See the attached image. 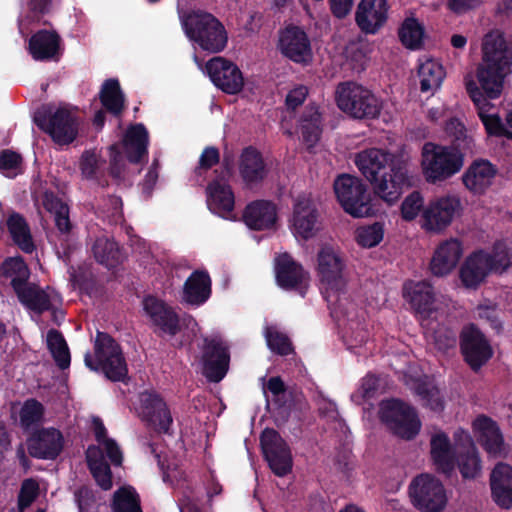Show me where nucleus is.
<instances>
[{"label": "nucleus", "instance_id": "f257e3e1", "mask_svg": "<svg viewBox=\"0 0 512 512\" xmlns=\"http://www.w3.org/2000/svg\"><path fill=\"white\" fill-rule=\"evenodd\" d=\"M512 72V50L502 35L485 36L482 43V61L476 70L479 86L474 81L466 82V91L475 104L480 120L489 136L512 139L497 114H487L490 100L497 99L503 90L505 78Z\"/></svg>", "mask_w": 512, "mask_h": 512}, {"label": "nucleus", "instance_id": "f03ea898", "mask_svg": "<svg viewBox=\"0 0 512 512\" xmlns=\"http://www.w3.org/2000/svg\"><path fill=\"white\" fill-rule=\"evenodd\" d=\"M355 165L370 183L374 195L389 206L397 203L415 184L408 163L383 149L370 148L359 152Z\"/></svg>", "mask_w": 512, "mask_h": 512}, {"label": "nucleus", "instance_id": "7ed1b4c3", "mask_svg": "<svg viewBox=\"0 0 512 512\" xmlns=\"http://www.w3.org/2000/svg\"><path fill=\"white\" fill-rule=\"evenodd\" d=\"M181 25L186 37L201 50L217 54L228 43V32L224 24L212 13L194 9L181 16Z\"/></svg>", "mask_w": 512, "mask_h": 512}, {"label": "nucleus", "instance_id": "20e7f679", "mask_svg": "<svg viewBox=\"0 0 512 512\" xmlns=\"http://www.w3.org/2000/svg\"><path fill=\"white\" fill-rule=\"evenodd\" d=\"M85 365L92 371L102 372L113 382H125L128 368L120 345L105 332H98L95 340L94 357L88 352Z\"/></svg>", "mask_w": 512, "mask_h": 512}, {"label": "nucleus", "instance_id": "39448f33", "mask_svg": "<svg viewBox=\"0 0 512 512\" xmlns=\"http://www.w3.org/2000/svg\"><path fill=\"white\" fill-rule=\"evenodd\" d=\"M421 166L427 182H443L461 171L466 154L433 142H426L422 147Z\"/></svg>", "mask_w": 512, "mask_h": 512}, {"label": "nucleus", "instance_id": "423d86ee", "mask_svg": "<svg viewBox=\"0 0 512 512\" xmlns=\"http://www.w3.org/2000/svg\"><path fill=\"white\" fill-rule=\"evenodd\" d=\"M336 103L343 113L356 120L376 119L383 107L370 89L352 81L337 86Z\"/></svg>", "mask_w": 512, "mask_h": 512}, {"label": "nucleus", "instance_id": "0eeeda50", "mask_svg": "<svg viewBox=\"0 0 512 512\" xmlns=\"http://www.w3.org/2000/svg\"><path fill=\"white\" fill-rule=\"evenodd\" d=\"M333 189L340 206L350 216L362 218L374 214L367 187L360 178L341 174L334 180Z\"/></svg>", "mask_w": 512, "mask_h": 512}, {"label": "nucleus", "instance_id": "6e6552de", "mask_svg": "<svg viewBox=\"0 0 512 512\" xmlns=\"http://www.w3.org/2000/svg\"><path fill=\"white\" fill-rule=\"evenodd\" d=\"M379 418L394 435L405 440L414 439L421 429L416 410L400 399L382 401Z\"/></svg>", "mask_w": 512, "mask_h": 512}, {"label": "nucleus", "instance_id": "1a4fd4ad", "mask_svg": "<svg viewBox=\"0 0 512 512\" xmlns=\"http://www.w3.org/2000/svg\"><path fill=\"white\" fill-rule=\"evenodd\" d=\"M36 125L50 135L59 145L72 143L78 135V122L76 117L66 108H42L35 113Z\"/></svg>", "mask_w": 512, "mask_h": 512}, {"label": "nucleus", "instance_id": "9d476101", "mask_svg": "<svg viewBox=\"0 0 512 512\" xmlns=\"http://www.w3.org/2000/svg\"><path fill=\"white\" fill-rule=\"evenodd\" d=\"M408 493L413 506L421 512H441L448 501L444 485L430 474L414 477Z\"/></svg>", "mask_w": 512, "mask_h": 512}, {"label": "nucleus", "instance_id": "9b49d317", "mask_svg": "<svg viewBox=\"0 0 512 512\" xmlns=\"http://www.w3.org/2000/svg\"><path fill=\"white\" fill-rule=\"evenodd\" d=\"M139 416L146 427L159 435L172 436L173 416L165 399L154 390L139 395Z\"/></svg>", "mask_w": 512, "mask_h": 512}, {"label": "nucleus", "instance_id": "f8f14e48", "mask_svg": "<svg viewBox=\"0 0 512 512\" xmlns=\"http://www.w3.org/2000/svg\"><path fill=\"white\" fill-rule=\"evenodd\" d=\"M459 348L463 360L474 372L479 371L493 356V349L486 336L473 323L462 328Z\"/></svg>", "mask_w": 512, "mask_h": 512}, {"label": "nucleus", "instance_id": "ddd939ff", "mask_svg": "<svg viewBox=\"0 0 512 512\" xmlns=\"http://www.w3.org/2000/svg\"><path fill=\"white\" fill-rule=\"evenodd\" d=\"M260 446L272 472L284 477L292 471L293 458L288 443L274 428H265L260 435Z\"/></svg>", "mask_w": 512, "mask_h": 512}, {"label": "nucleus", "instance_id": "4468645a", "mask_svg": "<svg viewBox=\"0 0 512 512\" xmlns=\"http://www.w3.org/2000/svg\"><path fill=\"white\" fill-rule=\"evenodd\" d=\"M461 209L457 196L447 195L431 200L422 213V227L427 231L440 232L447 228Z\"/></svg>", "mask_w": 512, "mask_h": 512}, {"label": "nucleus", "instance_id": "2eb2a0df", "mask_svg": "<svg viewBox=\"0 0 512 512\" xmlns=\"http://www.w3.org/2000/svg\"><path fill=\"white\" fill-rule=\"evenodd\" d=\"M230 363L229 347L220 338H205L202 349V372L210 382H220Z\"/></svg>", "mask_w": 512, "mask_h": 512}, {"label": "nucleus", "instance_id": "dca6fc26", "mask_svg": "<svg viewBox=\"0 0 512 512\" xmlns=\"http://www.w3.org/2000/svg\"><path fill=\"white\" fill-rule=\"evenodd\" d=\"M64 436L60 430L49 427L34 430L26 440L31 457L42 460H55L64 448Z\"/></svg>", "mask_w": 512, "mask_h": 512}, {"label": "nucleus", "instance_id": "f3484780", "mask_svg": "<svg viewBox=\"0 0 512 512\" xmlns=\"http://www.w3.org/2000/svg\"><path fill=\"white\" fill-rule=\"evenodd\" d=\"M205 68L213 84L224 93L234 95L242 90L244 78L233 62L223 57H214L206 63Z\"/></svg>", "mask_w": 512, "mask_h": 512}, {"label": "nucleus", "instance_id": "a211bd4d", "mask_svg": "<svg viewBox=\"0 0 512 512\" xmlns=\"http://www.w3.org/2000/svg\"><path fill=\"white\" fill-rule=\"evenodd\" d=\"M281 53L297 64L306 65L312 61L313 52L310 39L303 28L288 25L279 36Z\"/></svg>", "mask_w": 512, "mask_h": 512}, {"label": "nucleus", "instance_id": "6ab92c4d", "mask_svg": "<svg viewBox=\"0 0 512 512\" xmlns=\"http://www.w3.org/2000/svg\"><path fill=\"white\" fill-rule=\"evenodd\" d=\"M142 303L152 325L161 333L173 337L181 331L180 317L173 307L152 295L146 296Z\"/></svg>", "mask_w": 512, "mask_h": 512}, {"label": "nucleus", "instance_id": "aec40b11", "mask_svg": "<svg viewBox=\"0 0 512 512\" xmlns=\"http://www.w3.org/2000/svg\"><path fill=\"white\" fill-rule=\"evenodd\" d=\"M345 260L340 252L325 245L317 254V272L320 281L331 290L339 291L343 286Z\"/></svg>", "mask_w": 512, "mask_h": 512}, {"label": "nucleus", "instance_id": "412c9836", "mask_svg": "<svg viewBox=\"0 0 512 512\" xmlns=\"http://www.w3.org/2000/svg\"><path fill=\"white\" fill-rule=\"evenodd\" d=\"M276 282L284 290L297 291L305 297L308 274L301 264L296 262L288 253L280 255L275 264Z\"/></svg>", "mask_w": 512, "mask_h": 512}, {"label": "nucleus", "instance_id": "4be33fe9", "mask_svg": "<svg viewBox=\"0 0 512 512\" xmlns=\"http://www.w3.org/2000/svg\"><path fill=\"white\" fill-rule=\"evenodd\" d=\"M387 0H361L355 13V22L364 34H376L386 23Z\"/></svg>", "mask_w": 512, "mask_h": 512}, {"label": "nucleus", "instance_id": "5701e85b", "mask_svg": "<svg viewBox=\"0 0 512 512\" xmlns=\"http://www.w3.org/2000/svg\"><path fill=\"white\" fill-rule=\"evenodd\" d=\"M318 218L314 201L305 195L298 196L293 205L292 226L295 234L304 240L312 238L317 231Z\"/></svg>", "mask_w": 512, "mask_h": 512}, {"label": "nucleus", "instance_id": "b1692460", "mask_svg": "<svg viewBox=\"0 0 512 512\" xmlns=\"http://www.w3.org/2000/svg\"><path fill=\"white\" fill-rule=\"evenodd\" d=\"M62 39L55 30L41 29L31 35L28 52L36 61H58L61 56Z\"/></svg>", "mask_w": 512, "mask_h": 512}, {"label": "nucleus", "instance_id": "393cba45", "mask_svg": "<svg viewBox=\"0 0 512 512\" xmlns=\"http://www.w3.org/2000/svg\"><path fill=\"white\" fill-rule=\"evenodd\" d=\"M403 297L409 302L416 316L420 319L430 318L435 310L433 287L425 281L405 283Z\"/></svg>", "mask_w": 512, "mask_h": 512}, {"label": "nucleus", "instance_id": "a878e982", "mask_svg": "<svg viewBox=\"0 0 512 512\" xmlns=\"http://www.w3.org/2000/svg\"><path fill=\"white\" fill-rule=\"evenodd\" d=\"M498 169L487 159H475L462 175L464 186L473 194L481 195L492 185Z\"/></svg>", "mask_w": 512, "mask_h": 512}, {"label": "nucleus", "instance_id": "bb28decb", "mask_svg": "<svg viewBox=\"0 0 512 512\" xmlns=\"http://www.w3.org/2000/svg\"><path fill=\"white\" fill-rule=\"evenodd\" d=\"M492 500L502 509L512 508V466L498 462L489 478Z\"/></svg>", "mask_w": 512, "mask_h": 512}, {"label": "nucleus", "instance_id": "cd10ccee", "mask_svg": "<svg viewBox=\"0 0 512 512\" xmlns=\"http://www.w3.org/2000/svg\"><path fill=\"white\" fill-rule=\"evenodd\" d=\"M242 220L251 230L271 229L277 221V208L268 200L252 201L245 207Z\"/></svg>", "mask_w": 512, "mask_h": 512}, {"label": "nucleus", "instance_id": "c85d7f7f", "mask_svg": "<svg viewBox=\"0 0 512 512\" xmlns=\"http://www.w3.org/2000/svg\"><path fill=\"white\" fill-rule=\"evenodd\" d=\"M462 253V244L458 239L451 238L440 243L430 262L431 273L438 277L449 274L458 264Z\"/></svg>", "mask_w": 512, "mask_h": 512}, {"label": "nucleus", "instance_id": "c756f323", "mask_svg": "<svg viewBox=\"0 0 512 512\" xmlns=\"http://www.w3.org/2000/svg\"><path fill=\"white\" fill-rule=\"evenodd\" d=\"M209 210L223 218L230 219L235 206V196L227 183L211 181L206 188Z\"/></svg>", "mask_w": 512, "mask_h": 512}, {"label": "nucleus", "instance_id": "7c9ffc66", "mask_svg": "<svg viewBox=\"0 0 512 512\" xmlns=\"http://www.w3.org/2000/svg\"><path fill=\"white\" fill-rule=\"evenodd\" d=\"M212 281L206 270H195L183 285L182 300L192 306H201L212 293Z\"/></svg>", "mask_w": 512, "mask_h": 512}, {"label": "nucleus", "instance_id": "2f4dec72", "mask_svg": "<svg viewBox=\"0 0 512 512\" xmlns=\"http://www.w3.org/2000/svg\"><path fill=\"white\" fill-rule=\"evenodd\" d=\"M123 149L130 163H140L148 154L149 134L142 123L130 125L123 137Z\"/></svg>", "mask_w": 512, "mask_h": 512}, {"label": "nucleus", "instance_id": "473e14b6", "mask_svg": "<svg viewBox=\"0 0 512 512\" xmlns=\"http://www.w3.org/2000/svg\"><path fill=\"white\" fill-rule=\"evenodd\" d=\"M430 454L437 471L450 476L455 469L456 453L450 439L444 432H438L431 437Z\"/></svg>", "mask_w": 512, "mask_h": 512}, {"label": "nucleus", "instance_id": "72a5a7b5", "mask_svg": "<svg viewBox=\"0 0 512 512\" xmlns=\"http://www.w3.org/2000/svg\"><path fill=\"white\" fill-rule=\"evenodd\" d=\"M474 427L480 432L479 441L484 450L489 455H501L504 439L497 423L485 415H479L474 421Z\"/></svg>", "mask_w": 512, "mask_h": 512}, {"label": "nucleus", "instance_id": "f704fd0d", "mask_svg": "<svg viewBox=\"0 0 512 512\" xmlns=\"http://www.w3.org/2000/svg\"><path fill=\"white\" fill-rule=\"evenodd\" d=\"M240 174L247 184L263 181L267 176V169L262 154L253 146L243 149L240 157Z\"/></svg>", "mask_w": 512, "mask_h": 512}, {"label": "nucleus", "instance_id": "c9c22d12", "mask_svg": "<svg viewBox=\"0 0 512 512\" xmlns=\"http://www.w3.org/2000/svg\"><path fill=\"white\" fill-rule=\"evenodd\" d=\"M482 250H478L469 255L462 264L459 276L464 287L476 289L486 279L489 272L483 258Z\"/></svg>", "mask_w": 512, "mask_h": 512}, {"label": "nucleus", "instance_id": "e433bc0d", "mask_svg": "<svg viewBox=\"0 0 512 512\" xmlns=\"http://www.w3.org/2000/svg\"><path fill=\"white\" fill-rule=\"evenodd\" d=\"M7 230L12 241L24 253L31 254L36 249L30 227L26 219L18 212H12L6 220Z\"/></svg>", "mask_w": 512, "mask_h": 512}, {"label": "nucleus", "instance_id": "4c0bfd02", "mask_svg": "<svg viewBox=\"0 0 512 512\" xmlns=\"http://www.w3.org/2000/svg\"><path fill=\"white\" fill-rule=\"evenodd\" d=\"M99 99L106 111L117 118L121 117L125 109V95L118 79L109 78L103 82Z\"/></svg>", "mask_w": 512, "mask_h": 512}, {"label": "nucleus", "instance_id": "58836bf2", "mask_svg": "<svg viewBox=\"0 0 512 512\" xmlns=\"http://www.w3.org/2000/svg\"><path fill=\"white\" fill-rule=\"evenodd\" d=\"M457 465L463 479L473 480L482 474V460L478 449L470 440V444L464 450H460L455 458V466Z\"/></svg>", "mask_w": 512, "mask_h": 512}, {"label": "nucleus", "instance_id": "ea45409f", "mask_svg": "<svg viewBox=\"0 0 512 512\" xmlns=\"http://www.w3.org/2000/svg\"><path fill=\"white\" fill-rule=\"evenodd\" d=\"M2 276L10 279L14 292L29 283L30 269L21 256L7 257L1 264Z\"/></svg>", "mask_w": 512, "mask_h": 512}, {"label": "nucleus", "instance_id": "a19ab883", "mask_svg": "<svg viewBox=\"0 0 512 512\" xmlns=\"http://www.w3.org/2000/svg\"><path fill=\"white\" fill-rule=\"evenodd\" d=\"M300 129L304 143L308 147H313L322 134V117L318 108L309 105L303 111L300 118Z\"/></svg>", "mask_w": 512, "mask_h": 512}, {"label": "nucleus", "instance_id": "79ce46f5", "mask_svg": "<svg viewBox=\"0 0 512 512\" xmlns=\"http://www.w3.org/2000/svg\"><path fill=\"white\" fill-rule=\"evenodd\" d=\"M95 260L108 269L116 268L121 263V252L118 244L106 237H97L91 247Z\"/></svg>", "mask_w": 512, "mask_h": 512}, {"label": "nucleus", "instance_id": "37998d69", "mask_svg": "<svg viewBox=\"0 0 512 512\" xmlns=\"http://www.w3.org/2000/svg\"><path fill=\"white\" fill-rule=\"evenodd\" d=\"M15 294L24 306L38 314L49 311L52 307L49 295L35 284L28 283Z\"/></svg>", "mask_w": 512, "mask_h": 512}, {"label": "nucleus", "instance_id": "c03bdc74", "mask_svg": "<svg viewBox=\"0 0 512 512\" xmlns=\"http://www.w3.org/2000/svg\"><path fill=\"white\" fill-rule=\"evenodd\" d=\"M418 77L420 79L421 92H433L440 88L445 77V71L440 63L428 59L420 64Z\"/></svg>", "mask_w": 512, "mask_h": 512}, {"label": "nucleus", "instance_id": "a18cd8bd", "mask_svg": "<svg viewBox=\"0 0 512 512\" xmlns=\"http://www.w3.org/2000/svg\"><path fill=\"white\" fill-rule=\"evenodd\" d=\"M445 133L450 139L448 147H454L463 154L472 150L474 140L472 136L468 135L465 125L458 118L453 117L446 122Z\"/></svg>", "mask_w": 512, "mask_h": 512}, {"label": "nucleus", "instance_id": "49530a36", "mask_svg": "<svg viewBox=\"0 0 512 512\" xmlns=\"http://www.w3.org/2000/svg\"><path fill=\"white\" fill-rule=\"evenodd\" d=\"M47 347L56 363L61 369L69 368L71 356L67 342L63 334L56 330L50 329L47 333Z\"/></svg>", "mask_w": 512, "mask_h": 512}, {"label": "nucleus", "instance_id": "de8ad7c7", "mask_svg": "<svg viewBox=\"0 0 512 512\" xmlns=\"http://www.w3.org/2000/svg\"><path fill=\"white\" fill-rule=\"evenodd\" d=\"M112 512H143L139 494L131 486L118 488L111 501Z\"/></svg>", "mask_w": 512, "mask_h": 512}, {"label": "nucleus", "instance_id": "09e8293b", "mask_svg": "<svg viewBox=\"0 0 512 512\" xmlns=\"http://www.w3.org/2000/svg\"><path fill=\"white\" fill-rule=\"evenodd\" d=\"M424 35V28L416 18H406L399 30V40L408 49L416 50L422 45V39Z\"/></svg>", "mask_w": 512, "mask_h": 512}, {"label": "nucleus", "instance_id": "8fccbe9b", "mask_svg": "<svg viewBox=\"0 0 512 512\" xmlns=\"http://www.w3.org/2000/svg\"><path fill=\"white\" fill-rule=\"evenodd\" d=\"M415 393L424 407L434 412H442L445 408L443 395L432 382L420 381L415 385Z\"/></svg>", "mask_w": 512, "mask_h": 512}, {"label": "nucleus", "instance_id": "3c124183", "mask_svg": "<svg viewBox=\"0 0 512 512\" xmlns=\"http://www.w3.org/2000/svg\"><path fill=\"white\" fill-rule=\"evenodd\" d=\"M384 236V225L381 222H374L371 225L361 226L356 230V242L363 248L377 246Z\"/></svg>", "mask_w": 512, "mask_h": 512}, {"label": "nucleus", "instance_id": "603ef678", "mask_svg": "<svg viewBox=\"0 0 512 512\" xmlns=\"http://www.w3.org/2000/svg\"><path fill=\"white\" fill-rule=\"evenodd\" d=\"M425 209L421 192L415 190L408 194L401 203V217L405 221H413Z\"/></svg>", "mask_w": 512, "mask_h": 512}, {"label": "nucleus", "instance_id": "864d4df0", "mask_svg": "<svg viewBox=\"0 0 512 512\" xmlns=\"http://www.w3.org/2000/svg\"><path fill=\"white\" fill-rule=\"evenodd\" d=\"M266 341L271 351L274 353L287 356L293 352V347L287 335L272 328L266 329Z\"/></svg>", "mask_w": 512, "mask_h": 512}, {"label": "nucleus", "instance_id": "5fc2aeb1", "mask_svg": "<svg viewBox=\"0 0 512 512\" xmlns=\"http://www.w3.org/2000/svg\"><path fill=\"white\" fill-rule=\"evenodd\" d=\"M44 415V406L36 399L27 400L20 411V422L24 428L39 423Z\"/></svg>", "mask_w": 512, "mask_h": 512}, {"label": "nucleus", "instance_id": "6e6d98bb", "mask_svg": "<svg viewBox=\"0 0 512 512\" xmlns=\"http://www.w3.org/2000/svg\"><path fill=\"white\" fill-rule=\"evenodd\" d=\"M482 258L486 264L488 272L502 273L510 266V257L504 250L494 248L492 253L482 250Z\"/></svg>", "mask_w": 512, "mask_h": 512}, {"label": "nucleus", "instance_id": "4d7b16f0", "mask_svg": "<svg viewBox=\"0 0 512 512\" xmlns=\"http://www.w3.org/2000/svg\"><path fill=\"white\" fill-rule=\"evenodd\" d=\"M39 491L38 484L32 479L23 481L18 494V510L24 512L37 498Z\"/></svg>", "mask_w": 512, "mask_h": 512}, {"label": "nucleus", "instance_id": "13d9d810", "mask_svg": "<svg viewBox=\"0 0 512 512\" xmlns=\"http://www.w3.org/2000/svg\"><path fill=\"white\" fill-rule=\"evenodd\" d=\"M220 162V151L215 146H207L203 149L195 173L201 175L202 171H208Z\"/></svg>", "mask_w": 512, "mask_h": 512}, {"label": "nucleus", "instance_id": "bf43d9fd", "mask_svg": "<svg viewBox=\"0 0 512 512\" xmlns=\"http://www.w3.org/2000/svg\"><path fill=\"white\" fill-rule=\"evenodd\" d=\"M26 5V19L39 23L42 17L50 12L52 0H27Z\"/></svg>", "mask_w": 512, "mask_h": 512}, {"label": "nucleus", "instance_id": "052dcab7", "mask_svg": "<svg viewBox=\"0 0 512 512\" xmlns=\"http://www.w3.org/2000/svg\"><path fill=\"white\" fill-rule=\"evenodd\" d=\"M477 311L479 318L486 321L497 334L503 331V323L499 317V311L496 306L480 305Z\"/></svg>", "mask_w": 512, "mask_h": 512}, {"label": "nucleus", "instance_id": "680f3d73", "mask_svg": "<svg viewBox=\"0 0 512 512\" xmlns=\"http://www.w3.org/2000/svg\"><path fill=\"white\" fill-rule=\"evenodd\" d=\"M97 485L104 491L112 488V471L108 462L89 469Z\"/></svg>", "mask_w": 512, "mask_h": 512}, {"label": "nucleus", "instance_id": "e2e57ef3", "mask_svg": "<svg viewBox=\"0 0 512 512\" xmlns=\"http://www.w3.org/2000/svg\"><path fill=\"white\" fill-rule=\"evenodd\" d=\"M80 169L85 178L94 179L98 169L97 156L93 152H84L80 161Z\"/></svg>", "mask_w": 512, "mask_h": 512}, {"label": "nucleus", "instance_id": "0e129e2a", "mask_svg": "<svg viewBox=\"0 0 512 512\" xmlns=\"http://www.w3.org/2000/svg\"><path fill=\"white\" fill-rule=\"evenodd\" d=\"M308 95V89L305 86H298L290 90L286 96L285 104L287 109L295 110L303 104Z\"/></svg>", "mask_w": 512, "mask_h": 512}, {"label": "nucleus", "instance_id": "69168bd1", "mask_svg": "<svg viewBox=\"0 0 512 512\" xmlns=\"http://www.w3.org/2000/svg\"><path fill=\"white\" fill-rule=\"evenodd\" d=\"M100 445L104 447L105 455L114 466L122 465L123 454L119 445L114 439L110 438L105 440V442L101 443Z\"/></svg>", "mask_w": 512, "mask_h": 512}, {"label": "nucleus", "instance_id": "338daca9", "mask_svg": "<svg viewBox=\"0 0 512 512\" xmlns=\"http://www.w3.org/2000/svg\"><path fill=\"white\" fill-rule=\"evenodd\" d=\"M22 163L19 153L12 150H3L0 154V170H15Z\"/></svg>", "mask_w": 512, "mask_h": 512}, {"label": "nucleus", "instance_id": "774afa93", "mask_svg": "<svg viewBox=\"0 0 512 512\" xmlns=\"http://www.w3.org/2000/svg\"><path fill=\"white\" fill-rule=\"evenodd\" d=\"M43 207L46 211L51 214H55L60 210L68 207L66 203H64L54 192L46 191L43 194L42 198Z\"/></svg>", "mask_w": 512, "mask_h": 512}]
</instances>
